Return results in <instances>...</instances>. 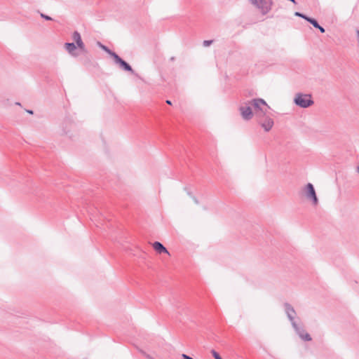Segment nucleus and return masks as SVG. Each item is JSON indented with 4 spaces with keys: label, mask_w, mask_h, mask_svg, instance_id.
Masks as SVG:
<instances>
[{
    "label": "nucleus",
    "mask_w": 359,
    "mask_h": 359,
    "mask_svg": "<svg viewBox=\"0 0 359 359\" xmlns=\"http://www.w3.org/2000/svg\"><path fill=\"white\" fill-rule=\"evenodd\" d=\"M114 62L116 64H118L123 69H124L125 71L130 72L132 74H134V71L132 69V67H130V65L129 64H128L125 60L121 59L117 54H114Z\"/></svg>",
    "instance_id": "1a4fd4ad"
},
{
    "label": "nucleus",
    "mask_w": 359,
    "mask_h": 359,
    "mask_svg": "<svg viewBox=\"0 0 359 359\" xmlns=\"http://www.w3.org/2000/svg\"><path fill=\"white\" fill-rule=\"evenodd\" d=\"M294 102L302 108H307L313 104L311 95L302 93H297L295 95Z\"/></svg>",
    "instance_id": "f03ea898"
},
{
    "label": "nucleus",
    "mask_w": 359,
    "mask_h": 359,
    "mask_svg": "<svg viewBox=\"0 0 359 359\" xmlns=\"http://www.w3.org/2000/svg\"><path fill=\"white\" fill-rule=\"evenodd\" d=\"M154 249L159 254L165 253L170 255L168 250L160 242L156 241L153 244Z\"/></svg>",
    "instance_id": "f8f14e48"
},
{
    "label": "nucleus",
    "mask_w": 359,
    "mask_h": 359,
    "mask_svg": "<svg viewBox=\"0 0 359 359\" xmlns=\"http://www.w3.org/2000/svg\"><path fill=\"white\" fill-rule=\"evenodd\" d=\"M166 103H167L168 104H170V105H171V104H172L171 101H170V100H166Z\"/></svg>",
    "instance_id": "5701e85b"
},
{
    "label": "nucleus",
    "mask_w": 359,
    "mask_h": 359,
    "mask_svg": "<svg viewBox=\"0 0 359 359\" xmlns=\"http://www.w3.org/2000/svg\"><path fill=\"white\" fill-rule=\"evenodd\" d=\"M193 200L194 201V202L198 204V200L195 198V197H193Z\"/></svg>",
    "instance_id": "4be33fe9"
},
{
    "label": "nucleus",
    "mask_w": 359,
    "mask_h": 359,
    "mask_svg": "<svg viewBox=\"0 0 359 359\" xmlns=\"http://www.w3.org/2000/svg\"><path fill=\"white\" fill-rule=\"evenodd\" d=\"M292 327L302 340L306 341H311L312 339L310 334L306 332L305 330L302 327H300L297 323H293Z\"/></svg>",
    "instance_id": "6e6552de"
},
{
    "label": "nucleus",
    "mask_w": 359,
    "mask_h": 359,
    "mask_svg": "<svg viewBox=\"0 0 359 359\" xmlns=\"http://www.w3.org/2000/svg\"><path fill=\"white\" fill-rule=\"evenodd\" d=\"M305 197L307 200L311 201L314 206L318 204V199L313 185L311 183H308L304 188Z\"/></svg>",
    "instance_id": "20e7f679"
},
{
    "label": "nucleus",
    "mask_w": 359,
    "mask_h": 359,
    "mask_svg": "<svg viewBox=\"0 0 359 359\" xmlns=\"http://www.w3.org/2000/svg\"><path fill=\"white\" fill-rule=\"evenodd\" d=\"M146 358H147L148 359H154L153 357H151L150 355L147 354L145 356Z\"/></svg>",
    "instance_id": "412c9836"
},
{
    "label": "nucleus",
    "mask_w": 359,
    "mask_h": 359,
    "mask_svg": "<svg viewBox=\"0 0 359 359\" xmlns=\"http://www.w3.org/2000/svg\"><path fill=\"white\" fill-rule=\"evenodd\" d=\"M41 18H43V19L46 20H52V18H50V16L48 15H46L43 13H41Z\"/></svg>",
    "instance_id": "a211bd4d"
},
{
    "label": "nucleus",
    "mask_w": 359,
    "mask_h": 359,
    "mask_svg": "<svg viewBox=\"0 0 359 359\" xmlns=\"http://www.w3.org/2000/svg\"><path fill=\"white\" fill-rule=\"evenodd\" d=\"M211 353H212V356L215 358V359H222L220 357V355L218 354V353L217 351H215V350H212Z\"/></svg>",
    "instance_id": "dca6fc26"
},
{
    "label": "nucleus",
    "mask_w": 359,
    "mask_h": 359,
    "mask_svg": "<svg viewBox=\"0 0 359 359\" xmlns=\"http://www.w3.org/2000/svg\"><path fill=\"white\" fill-rule=\"evenodd\" d=\"M241 115L245 121H249L253 117L252 107L250 101L244 102L239 107Z\"/></svg>",
    "instance_id": "7ed1b4c3"
},
{
    "label": "nucleus",
    "mask_w": 359,
    "mask_h": 359,
    "mask_svg": "<svg viewBox=\"0 0 359 359\" xmlns=\"http://www.w3.org/2000/svg\"><path fill=\"white\" fill-rule=\"evenodd\" d=\"M257 118L264 116L269 108L266 102L261 98H255L250 100Z\"/></svg>",
    "instance_id": "f257e3e1"
},
{
    "label": "nucleus",
    "mask_w": 359,
    "mask_h": 359,
    "mask_svg": "<svg viewBox=\"0 0 359 359\" xmlns=\"http://www.w3.org/2000/svg\"><path fill=\"white\" fill-rule=\"evenodd\" d=\"M72 39L75 41L77 47L82 51L86 52V46L84 43L83 42L81 39V34L75 31L72 34Z\"/></svg>",
    "instance_id": "9d476101"
},
{
    "label": "nucleus",
    "mask_w": 359,
    "mask_h": 359,
    "mask_svg": "<svg viewBox=\"0 0 359 359\" xmlns=\"http://www.w3.org/2000/svg\"><path fill=\"white\" fill-rule=\"evenodd\" d=\"M294 15H295V16L300 17V18H303V19L306 20V21H307V19H310V18H309V17H308V16L305 15L304 14L301 13H299V12H295Z\"/></svg>",
    "instance_id": "2eb2a0df"
},
{
    "label": "nucleus",
    "mask_w": 359,
    "mask_h": 359,
    "mask_svg": "<svg viewBox=\"0 0 359 359\" xmlns=\"http://www.w3.org/2000/svg\"><path fill=\"white\" fill-rule=\"evenodd\" d=\"M284 308H285V313H286L289 320L290 321L292 326H293V323H297L294 320V318L296 316V311H295L294 307L288 303L284 304Z\"/></svg>",
    "instance_id": "0eeeda50"
},
{
    "label": "nucleus",
    "mask_w": 359,
    "mask_h": 359,
    "mask_svg": "<svg viewBox=\"0 0 359 359\" xmlns=\"http://www.w3.org/2000/svg\"><path fill=\"white\" fill-rule=\"evenodd\" d=\"M307 21L310 22L314 27L318 29L321 33H324L325 32V29L320 26L315 19L310 18V19H307Z\"/></svg>",
    "instance_id": "ddd939ff"
},
{
    "label": "nucleus",
    "mask_w": 359,
    "mask_h": 359,
    "mask_svg": "<svg viewBox=\"0 0 359 359\" xmlns=\"http://www.w3.org/2000/svg\"><path fill=\"white\" fill-rule=\"evenodd\" d=\"M357 170L359 172V166L357 168Z\"/></svg>",
    "instance_id": "393cba45"
},
{
    "label": "nucleus",
    "mask_w": 359,
    "mask_h": 359,
    "mask_svg": "<svg viewBox=\"0 0 359 359\" xmlns=\"http://www.w3.org/2000/svg\"><path fill=\"white\" fill-rule=\"evenodd\" d=\"M97 45L105 52H107L109 55H110L113 58L114 54H116V53L111 51L110 49H109L107 46L102 45L100 42H97Z\"/></svg>",
    "instance_id": "4468645a"
},
{
    "label": "nucleus",
    "mask_w": 359,
    "mask_h": 359,
    "mask_svg": "<svg viewBox=\"0 0 359 359\" xmlns=\"http://www.w3.org/2000/svg\"><path fill=\"white\" fill-rule=\"evenodd\" d=\"M250 1L259 9L263 14L267 13L271 10V0H250Z\"/></svg>",
    "instance_id": "39448f33"
},
{
    "label": "nucleus",
    "mask_w": 359,
    "mask_h": 359,
    "mask_svg": "<svg viewBox=\"0 0 359 359\" xmlns=\"http://www.w3.org/2000/svg\"><path fill=\"white\" fill-rule=\"evenodd\" d=\"M212 42H213L212 40H205L203 42V45L205 47H208V46H210L212 43Z\"/></svg>",
    "instance_id": "f3484780"
},
{
    "label": "nucleus",
    "mask_w": 359,
    "mask_h": 359,
    "mask_svg": "<svg viewBox=\"0 0 359 359\" xmlns=\"http://www.w3.org/2000/svg\"><path fill=\"white\" fill-rule=\"evenodd\" d=\"M257 118L258 123L264 128L266 132L270 131L273 128L274 122L271 118L264 115V116H261Z\"/></svg>",
    "instance_id": "423d86ee"
},
{
    "label": "nucleus",
    "mask_w": 359,
    "mask_h": 359,
    "mask_svg": "<svg viewBox=\"0 0 359 359\" xmlns=\"http://www.w3.org/2000/svg\"><path fill=\"white\" fill-rule=\"evenodd\" d=\"M140 353H141L143 355H144V356H146V355H147V353H145V352H144V351H142V350H140Z\"/></svg>",
    "instance_id": "6ab92c4d"
},
{
    "label": "nucleus",
    "mask_w": 359,
    "mask_h": 359,
    "mask_svg": "<svg viewBox=\"0 0 359 359\" xmlns=\"http://www.w3.org/2000/svg\"><path fill=\"white\" fill-rule=\"evenodd\" d=\"M140 353H141L143 355H144V356H146V355H147V353H145V352H144V351H142V350H140Z\"/></svg>",
    "instance_id": "aec40b11"
},
{
    "label": "nucleus",
    "mask_w": 359,
    "mask_h": 359,
    "mask_svg": "<svg viewBox=\"0 0 359 359\" xmlns=\"http://www.w3.org/2000/svg\"><path fill=\"white\" fill-rule=\"evenodd\" d=\"M77 46L75 45L74 43H65V48L66 50L72 56L77 57L79 54L76 53Z\"/></svg>",
    "instance_id": "9b49d317"
},
{
    "label": "nucleus",
    "mask_w": 359,
    "mask_h": 359,
    "mask_svg": "<svg viewBox=\"0 0 359 359\" xmlns=\"http://www.w3.org/2000/svg\"><path fill=\"white\" fill-rule=\"evenodd\" d=\"M27 113H29L30 114H33V111H32V110H27Z\"/></svg>",
    "instance_id": "b1692460"
}]
</instances>
